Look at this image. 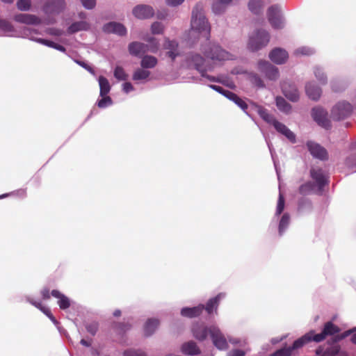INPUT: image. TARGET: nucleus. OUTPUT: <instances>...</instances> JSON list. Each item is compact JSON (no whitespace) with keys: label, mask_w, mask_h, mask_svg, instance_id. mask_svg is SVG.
<instances>
[{"label":"nucleus","mask_w":356,"mask_h":356,"mask_svg":"<svg viewBox=\"0 0 356 356\" xmlns=\"http://www.w3.org/2000/svg\"><path fill=\"white\" fill-rule=\"evenodd\" d=\"M191 26V34L197 33L205 37L207 40H209L211 26L204 15L203 5L200 2L197 3L192 10Z\"/></svg>","instance_id":"1"},{"label":"nucleus","mask_w":356,"mask_h":356,"mask_svg":"<svg viewBox=\"0 0 356 356\" xmlns=\"http://www.w3.org/2000/svg\"><path fill=\"white\" fill-rule=\"evenodd\" d=\"M200 50L205 57L212 60H227L232 59V54L215 42H208L201 46Z\"/></svg>","instance_id":"2"},{"label":"nucleus","mask_w":356,"mask_h":356,"mask_svg":"<svg viewBox=\"0 0 356 356\" xmlns=\"http://www.w3.org/2000/svg\"><path fill=\"white\" fill-rule=\"evenodd\" d=\"M341 329L339 326L334 324L332 321L326 322L323 327L321 332L316 334L314 330H312L304 334L307 343L314 341L319 343L324 341L329 336H334L339 333Z\"/></svg>","instance_id":"3"},{"label":"nucleus","mask_w":356,"mask_h":356,"mask_svg":"<svg viewBox=\"0 0 356 356\" xmlns=\"http://www.w3.org/2000/svg\"><path fill=\"white\" fill-rule=\"evenodd\" d=\"M269 40V33L265 30L259 29L250 37L248 47L250 51H256L266 47Z\"/></svg>","instance_id":"4"},{"label":"nucleus","mask_w":356,"mask_h":356,"mask_svg":"<svg viewBox=\"0 0 356 356\" xmlns=\"http://www.w3.org/2000/svg\"><path fill=\"white\" fill-rule=\"evenodd\" d=\"M309 173L311 178L315 181L316 193L321 195L325 186L329 183L327 176L325 174L323 170L318 167H312L310 169Z\"/></svg>","instance_id":"5"},{"label":"nucleus","mask_w":356,"mask_h":356,"mask_svg":"<svg viewBox=\"0 0 356 356\" xmlns=\"http://www.w3.org/2000/svg\"><path fill=\"white\" fill-rule=\"evenodd\" d=\"M307 344V341L302 335L293 343L291 346L284 347L276 350L271 356H291L293 351L302 348L305 345Z\"/></svg>","instance_id":"6"},{"label":"nucleus","mask_w":356,"mask_h":356,"mask_svg":"<svg viewBox=\"0 0 356 356\" xmlns=\"http://www.w3.org/2000/svg\"><path fill=\"white\" fill-rule=\"evenodd\" d=\"M187 65L189 67H193L197 70L202 76H205V68L204 67L205 59L199 54H189L186 59Z\"/></svg>","instance_id":"7"},{"label":"nucleus","mask_w":356,"mask_h":356,"mask_svg":"<svg viewBox=\"0 0 356 356\" xmlns=\"http://www.w3.org/2000/svg\"><path fill=\"white\" fill-rule=\"evenodd\" d=\"M352 112L350 104L342 102L336 104L332 110V116L336 120H340L348 117Z\"/></svg>","instance_id":"8"},{"label":"nucleus","mask_w":356,"mask_h":356,"mask_svg":"<svg viewBox=\"0 0 356 356\" xmlns=\"http://www.w3.org/2000/svg\"><path fill=\"white\" fill-rule=\"evenodd\" d=\"M267 17L273 28L280 29L283 27L280 16V8L278 5H273L268 8Z\"/></svg>","instance_id":"9"},{"label":"nucleus","mask_w":356,"mask_h":356,"mask_svg":"<svg viewBox=\"0 0 356 356\" xmlns=\"http://www.w3.org/2000/svg\"><path fill=\"white\" fill-rule=\"evenodd\" d=\"M307 147L313 157L321 161H327L328 159L327 151L320 144L313 141H308Z\"/></svg>","instance_id":"10"},{"label":"nucleus","mask_w":356,"mask_h":356,"mask_svg":"<svg viewBox=\"0 0 356 356\" xmlns=\"http://www.w3.org/2000/svg\"><path fill=\"white\" fill-rule=\"evenodd\" d=\"M210 337L213 345L219 350H226L228 348V343L222 333L220 330L215 327H210Z\"/></svg>","instance_id":"11"},{"label":"nucleus","mask_w":356,"mask_h":356,"mask_svg":"<svg viewBox=\"0 0 356 356\" xmlns=\"http://www.w3.org/2000/svg\"><path fill=\"white\" fill-rule=\"evenodd\" d=\"M327 348L323 346H319L315 350L316 356H336L339 354L341 346L335 343H332V341H327Z\"/></svg>","instance_id":"12"},{"label":"nucleus","mask_w":356,"mask_h":356,"mask_svg":"<svg viewBox=\"0 0 356 356\" xmlns=\"http://www.w3.org/2000/svg\"><path fill=\"white\" fill-rule=\"evenodd\" d=\"M258 68L270 80H276L279 77L278 69L267 61H259Z\"/></svg>","instance_id":"13"},{"label":"nucleus","mask_w":356,"mask_h":356,"mask_svg":"<svg viewBox=\"0 0 356 356\" xmlns=\"http://www.w3.org/2000/svg\"><path fill=\"white\" fill-rule=\"evenodd\" d=\"M133 15L138 19H149L154 16V10L153 8L148 5H138L133 9Z\"/></svg>","instance_id":"14"},{"label":"nucleus","mask_w":356,"mask_h":356,"mask_svg":"<svg viewBox=\"0 0 356 356\" xmlns=\"http://www.w3.org/2000/svg\"><path fill=\"white\" fill-rule=\"evenodd\" d=\"M13 19L16 22L26 25H39L42 23L41 19L38 16L26 13L17 14L14 16Z\"/></svg>","instance_id":"15"},{"label":"nucleus","mask_w":356,"mask_h":356,"mask_svg":"<svg viewBox=\"0 0 356 356\" xmlns=\"http://www.w3.org/2000/svg\"><path fill=\"white\" fill-rule=\"evenodd\" d=\"M282 90L284 96L290 101L297 102L299 99V92L294 84L284 81L282 84Z\"/></svg>","instance_id":"16"},{"label":"nucleus","mask_w":356,"mask_h":356,"mask_svg":"<svg viewBox=\"0 0 356 356\" xmlns=\"http://www.w3.org/2000/svg\"><path fill=\"white\" fill-rule=\"evenodd\" d=\"M312 115L314 120L321 127L325 128H328L330 124V121L327 118V112L320 107H315L312 109Z\"/></svg>","instance_id":"17"},{"label":"nucleus","mask_w":356,"mask_h":356,"mask_svg":"<svg viewBox=\"0 0 356 356\" xmlns=\"http://www.w3.org/2000/svg\"><path fill=\"white\" fill-rule=\"evenodd\" d=\"M193 336L198 341L205 340L207 336L210 335V327H207L204 324H194L191 329Z\"/></svg>","instance_id":"18"},{"label":"nucleus","mask_w":356,"mask_h":356,"mask_svg":"<svg viewBox=\"0 0 356 356\" xmlns=\"http://www.w3.org/2000/svg\"><path fill=\"white\" fill-rule=\"evenodd\" d=\"M225 294L223 293H218L216 296L210 298L206 303L204 309L207 314L211 315L213 313L217 314L218 307L220 300L225 298Z\"/></svg>","instance_id":"19"},{"label":"nucleus","mask_w":356,"mask_h":356,"mask_svg":"<svg viewBox=\"0 0 356 356\" xmlns=\"http://www.w3.org/2000/svg\"><path fill=\"white\" fill-rule=\"evenodd\" d=\"M289 57L288 53L283 49L275 48L269 54L270 59L276 64L284 63Z\"/></svg>","instance_id":"20"},{"label":"nucleus","mask_w":356,"mask_h":356,"mask_svg":"<svg viewBox=\"0 0 356 356\" xmlns=\"http://www.w3.org/2000/svg\"><path fill=\"white\" fill-rule=\"evenodd\" d=\"M103 31L108 33H116L120 35H124L127 33L126 28L120 23L112 22L106 24L103 26Z\"/></svg>","instance_id":"21"},{"label":"nucleus","mask_w":356,"mask_h":356,"mask_svg":"<svg viewBox=\"0 0 356 356\" xmlns=\"http://www.w3.org/2000/svg\"><path fill=\"white\" fill-rule=\"evenodd\" d=\"M130 54L135 56H141L149 51V46L139 42H132L129 44Z\"/></svg>","instance_id":"22"},{"label":"nucleus","mask_w":356,"mask_h":356,"mask_svg":"<svg viewBox=\"0 0 356 356\" xmlns=\"http://www.w3.org/2000/svg\"><path fill=\"white\" fill-rule=\"evenodd\" d=\"M181 351L186 355H198L201 353L200 347L193 341L184 343L181 346Z\"/></svg>","instance_id":"23"},{"label":"nucleus","mask_w":356,"mask_h":356,"mask_svg":"<svg viewBox=\"0 0 356 356\" xmlns=\"http://www.w3.org/2000/svg\"><path fill=\"white\" fill-rule=\"evenodd\" d=\"M65 0H48L44 7L47 11L59 13L65 8Z\"/></svg>","instance_id":"24"},{"label":"nucleus","mask_w":356,"mask_h":356,"mask_svg":"<svg viewBox=\"0 0 356 356\" xmlns=\"http://www.w3.org/2000/svg\"><path fill=\"white\" fill-rule=\"evenodd\" d=\"M204 305H199L193 307H184L181 309V314L183 316L188 318H195L199 316L204 310Z\"/></svg>","instance_id":"25"},{"label":"nucleus","mask_w":356,"mask_h":356,"mask_svg":"<svg viewBox=\"0 0 356 356\" xmlns=\"http://www.w3.org/2000/svg\"><path fill=\"white\" fill-rule=\"evenodd\" d=\"M273 126L278 132L284 135L291 142H296L295 134L285 124L277 120Z\"/></svg>","instance_id":"26"},{"label":"nucleus","mask_w":356,"mask_h":356,"mask_svg":"<svg viewBox=\"0 0 356 356\" xmlns=\"http://www.w3.org/2000/svg\"><path fill=\"white\" fill-rule=\"evenodd\" d=\"M51 295L58 299V304L61 309H66L70 307V299L58 290H53Z\"/></svg>","instance_id":"27"},{"label":"nucleus","mask_w":356,"mask_h":356,"mask_svg":"<svg viewBox=\"0 0 356 356\" xmlns=\"http://www.w3.org/2000/svg\"><path fill=\"white\" fill-rule=\"evenodd\" d=\"M305 90L307 96L313 99L318 100L321 95V89L312 83H308L305 86Z\"/></svg>","instance_id":"28"},{"label":"nucleus","mask_w":356,"mask_h":356,"mask_svg":"<svg viewBox=\"0 0 356 356\" xmlns=\"http://www.w3.org/2000/svg\"><path fill=\"white\" fill-rule=\"evenodd\" d=\"M316 186L314 182L308 181L299 186L298 192L300 195L306 196L312 193H316Z\"/></svg>","instance_id":"29"},{"label":"nucleus","mask_w":356,"mask_h":356,"mask_svg":"<svg viewBox=\"0 0 356 356\" xmlns=\"http://www.w3.org/2000/svg\"><path fill=\"white\" fill-rule=\"evenodd\" d=\"M165 48L169 49L167 54L172 60L178 56V43L175 40L167 39L165 42Z\"/></svg>","instance_id":"30"},{"label":"nucleus","mask_w":356,"mask_h":356,"mask_svg":"<svg viewBox=\"0 0 356 356\" xmlns=\"http://www.w3.org/2000/svg\"><path fill=\"white\" fill-rule=\"evenodd\" d=\"M232 0H216L212 5V10L215 14L224 13Z\"/></svg>","instance_id":"31"},{"label":"nucleus","mask_w":356,"mask_h":356,"mask_svg":"<svg viewBox=\"0 0 356 356\" xmlns=\"http://www.w3.org/2000/svg\"><path fill=\"white\" fill-rule=\"evenodd\" d=\"M159 325V321L157 319H148L144 326V332L146 337L151 336L156 330Z\"/></svg>","instance_id":"32"},{"label":"nucleus","mask_w":356,"mask_h":356,"mask_svg":"<svg viewBox=\"0 0 356 356\" xmlns=\"http://www.w3.org/2000/svg\"><path fill=\"white\" fill-rule=\"evenodd\" d=\"M99 85V95L104 96L107 95L111 90V85L108 81V79L103 76H100L98 79Z\"/></svg>","instance_id":"33"},{"label":"nucleus","mask_w":356,"mask_h":356,"mask_svg":"<svg viewBox=\"0 0 356 356\" xmlns=\"http://www.w3.org/2000/svg\"><path fill=\"white\" fill-rule=\"evenodd\" d=\"M89 29V24L84 21L72 23L67 29L69 33H74L80 31H86Z\"/></svg>","instance_id":"34"},{"label":"nucleus","mask_w":356,"mask_h":356,"mask_svg":"<svg viewBox=\"0 0 356 356\" xmlns=\"http://www.w3.org/2000/svg\"><path fill=\"white\" fill-rule=\"evenodd\" d=\"M312 209V201L306 197H302L298 200V210L300 212L310 211Z\"/></svg>","instance_id":"35"},{"label":"nucleus","mask_w":356,"mask_h":356,"mask_svg":"<svg viewBox=\"0 0 356 356\" xmlns=\"http://www.w3.org/2000/svg\"><path fill=\"white\" fill-rule=\"evenodd\" d=\"M157 64V59L153 56H145L142 58L140 65L143 68H153Z\"/></svg>","instance_id":"36"},{"label":"nucleus","mask_w":356,"mask_h":356,"mask_svg":"<svg viewBox=\"0 0 356 356\" xmlns=\"http://www.w3.org/2000/svg\"><path fill=\"white\" fill-rule=\"evenodd\" d=\"M29 302L31 304H32L35 307L39 309L46 316H47L51 320V321H53L54 323H56L55 317L53 316V314L51 312V310L48 307L43 306L41 302L34 301L33 300H29Z\"/></svg>","instance_id":"37"},{"label":"nucleus","mask_w":356,"mask_h":356,"mask_svg":"<svg viewBox=\"0 0 356 356\" xmlns=\"http://www.w3.org/2000/svg\"><path fill=\"white\" fill-rule=\"evenodd\" d=\"M29 302L31 304H32L35 307L39 309L46 316H47L51 320V321H53L54 323H56L55 317L53 316V314L51 312V310L48 307L43 306L41 302L34 301L33 300H29Z\"/></svg>","instance_id":"38"},{"label":"nucleus","mask_w":356,"mask_h":356,"mask_svg":"<svg viewBox=\"0 0 356 356\" xmlns=\"http://www.w3.org/2000/svg\"><path fill=\"white\" fill-rule=\"evenodd\" d=\"M276 105L282 112L289 113L291 110V106L282 97H276Z\"/></svg>","instance_id":"39"},{"label":"nucleus","mask_w":356,"mask_h":356,"mask_svg":"<svg viewBox=\"0 0 356 356\" xmlns=\"http://www.w3.org/2000/svg\"><path fill=\"white\" fill-rule=\"evenodd\" d=\"M209 87L211 88L212 89H213L214 90L218 92L219 93L223 95L227 98H228L229 99H230L233 102L238 96L235 93H234L229 90H225L224 88H222V87H220L219 86L210 85Z\"/></svg>","instance_id":"40"},{"label":"nucleus","mask_w":356,"mask_h":356,"mask_svg":"<svg viewBox=\"0 0 356 356\" xmlns=\"http://www.w3.org/2000/svg\"><path fill=\"white\" fill-rule=\"evenodd\" d=\"M263 3L261 0H250L248 3L249 10L254 14L258 15L261 12Z\"/></svg>","instance_id":"41"},{"label":"nucleus","mask_w":356,"mask_h":356,"mask_svg":"<svg viewBox=\"0 0 356 356\" xmlns=\"http://www.w3.org/2000/svg\"><path fill=\"white\" fill-rule=\"evenodd\" d=\"M258 112L260 117L269 124L273 125L275 122L277 121V120L273 117V115L270 114L266 108H259Z\"/></svg>","instance_id":"42"},{"label":"nucleus","mask_w":356,"mask_h":356,"mask_svg":"<svg viewBox=\"0 0 356 356\" xmlns=\"http://www.w3.org/2000/svg\"><path fill=\"white\" fill-rule=\"evenodd\" d=\"M290 222V216L288 213H284L280 221L279 233L282 235L288 227Z\"/></svg>","instance_id":"43"},{"label":"nucleus","mask_w":356,"mask_h":356,"mask_svg":"<svg viewBox=\"0 0 356 356\" xmlns=\"http://www.w3.org/2000/svg\"><path fill=\"white\" fill-rule=\"evenodd\" d=\"M149 74L150 72L149 71L139 68L134 72L133 74V79L135 81L146 79L149 77Z\"/></svg>","instance_id":"44"},{"label":"nucleus","mask_w":356,"mask_h":356,"mask_svg":"<svg viewBox=\"0 0 356 356\" xmlns=\"http://www.w3.org/2000/svg\"><path fill=\"white\" fill-rule=\"evenodd\" d=\"M102 98L98 100L97 104L100 108H104L113 104L112 99L108 95L100 96Z\"/></svg>","instance_id":"45"},{"label":"nucleus","mask_w":356,"mask_h":356,"mask_svg":"<svg viewBox=\"0 0 356 356\" xmlns=\"http://www.w3.org/2000/svg\"><path fill=\"white\" fill-rule=\"evenodd\" d=\"M355 330H356V328L350 329V330L343 332V333H341L340 334H338L334 336V337L332 339V343H337V342L343 340V339L346 338L347 337H348L349 335H350L351 334L355 332Z\"/></svg>","instance_id":"46"},{"label":"nucleus","mask_w":356,"mask_h":356,"mask_svg":"<svg viewBox=\"0 0 356 356\" xmlns=\"http://www.w3.org/2000/svg\"><path fill=\"white\" fill-rule=\"evenodd\" d=\"M17 7L21 11H28L31 7V0H17Z\"/></svg>","instance_id":"47"},{"label":"nucleus","mask_w":356,"mask_h":356,"mask_svg":"<svg viewBox=\"0 0 356 356\" xmlns=\"http://www.w3.org/2000/svg\"><path fill=\"white\" fill-rule=\"evenodd\" d=\"M114 76L118 80L124 81L127 79L128 75L122 67L118 66L115 69Z\"/></svg>","instance_id":"48"},{"label":"nucleus","mask_w":356,"mask_h":356,"mask_svg":"<svg viewBox=\"0 0 356 356\" xmlns=\"http://www.w3.org/2000/svg\"><path fill=\"white\" fill-rule=\"evenodd\" d=\"M295 54L297 56L303 55V56H309L314 53L312 49L307 47H301L295 50Z\"/></svg>","instance_id":"49"},{"label":"nucleus","mask_w":356,"mask_h":356,"mask_svg":"<svg viewBox=\"0 0 356 356\" xmlns=\"http://www.w3.org/2000/svg\"><path fill=\"white\" fill-rule=\"evenodd\" d=\"M285 200L282 194L280 193L276 209V215H280L284 209Z\"/></svg>","instance_id":"50"},{"label":"nucleus","mask_w":356,"mask_h":356,"mask_svg":"<svg viewBox=\"0 0 356 356\" xmlns=\"http://www.w3.org/2000/svg\"><path fill=\"white\" fill-rule=\"evenodd\" d=\"M151 30L153 34H161L163 31V26L161 23L155 22L152 24Z\"/></svg>","instance_id":"51"},{"label":"nucleus","mask_w":356,"mask_h":356,"mask_svg":"<svg viewBox=\"0 0 356 356\" xmlns=\"http://www.w3.org/2000/svg\"><path fill=\"white\" fill-rule=\"evenodd\" d=\"M147 42H149V51L153 53L156 52L159 47V42L154 38H149Z\"/></svg>","instance_id":"52"},{"label":"nucleus","mask_w":356,"mask_h":356,"mask_svg":"<svg viewBox=\"0 0 356 356\" xmlns=\"http://www.w3.org/2000/svg\"><path fill=\"white\" fill-rule=\"evenodd\" d=\"M98 323L97 322H92L86 325V329L92 336L95 335L98 330Z\"/></svg>","instance_id":"53"},{"label":"nucleus","mask_w":356,"mask_h":356,"mask_svg":"<svg viewBox=\"0 0 356 356\" xmlns=\"http://www.w3.org/2000/svg\"><path fill=\"white\" fill-rule=\"evenodd\" d=\"M314 74L320 82H321L323 84L326 83V76L324 74L323 72L321 70V68L315 67Z\"/></svg>","instance_id":"54"},{"label":"nucleus","mask_w":356,"mask_h":356,"mask_svg":"<svg viewBox=\"0 0 356 356\" xmlns=\"http://www.w3.org/2000/svg\"><path fill=\"white\" fill-rule=\"evenodd\" d=\"M124 356H145V354L141 350H127L123 353Z\"/></svg>","instance_id":"55"},{"label":"nucleus","mask_w":356,"mask_h":356,"mask_svg":"<svg viewBox=\"0 0 356 356\" xmlns=\"http://www.w3.org/2000/svg\"><path fill=\"white\" fill-rule=\"evenodd\" d=\"M234 102L243 111H245L248 108V104L238 96H237L236 98L234 100Z\"/></svg>","instance_id":"56"},{"label":"nucleus","mask_w":356,"mask_h":356,"mask_svg":"<svg viewBox=\"0 0 356 356\" xmlns=\"http://www.w3.org/2000/svg\"><path fill=\"white\" fill-rule=\"evenodd\" d=\"M83 6L87 9H92L96 4V0H81Z\"/></svg>","instance_id":"57"},{"label":"nucleus","mask_w":356,"mask_h":356,"mask_svg":"<svg viewBox=\"0 0 356 356\" xmlns=\"http://www.w3.org/2000/svg\"><path fill=\"white\" fill-rule=\"evenodd\" d=\"M37 41L38 42H40V44H44L45 46H47V47H51V48L54 47V44L56 43V42H54L53 41H51V40H46V39H43V38H39V39H38Z\"/></svg>","instance_id":"58"},{"label":"nucleus","mask_w":356,"mask_h":356,"mask_svg":"<svg viewBox=\"0 0 356 356\" xmlns=\"http://www.w3.org/2000/svg\"><path fill=\"white\" fill-rule=\"evenodd\" d=\"M245 351L240 349H234L228 353V356H245Z\"/></svg>","instance_id":"59"},{"label":"nucleus","mask_w":356,"mask_h":356,"mask_svg":"<svg viewBox=\"0 0 356 356\" xmlns=\"http://www.w3.org/2000/svg\"><path fill=\"white\" fill-rule=\"evenodd\" d=\"M252 79L254 80V82L255 83V84L257 86H259V87H264V86L263 81L261 79V78L258 75L254 74L252 76Z\"/></svg>","instance_id":"60"},{"label":"nucleus","mask_w":356,"mask_h":356,"mask_svg":"<svg viewBox=\"0 0 356 356\" xmlns=\"http://www.w3.org/2000/svg\"><path fill=\"white\" fill-rule=\"evenodd\" d=\"M41 295H42V299H44V300L49 299L50 298L49 289L47 288H44L41 291Z\"/></svg>","instance_id":"61"},{"label":"nucleus","mask_w":356,"mask_h":356,"mask_svg":"<svg viewBox=\"0 0 356 356\" xmlns=\"http://www.w3.org/2000/svg\"><path fill=\"white\" fill-rule=\"evenodd\" d=\"M123 90L125 92H129L134 90V87L129 82H126L123 84Z\"/></svg>","instance_id":"62"},{"label":"nucleus","mask_w":356,"mask_h":356,"mask_svg":"<svg viewBox=\"0 0 356 356\" xmlns=\"http://www.w3.org/2000/svg\"><path fill=\"white\" fill-rule=\"evenodd\" d=\"M184 1V0H166L167 3L172 6H178L183 3Z\"/></svg>","instance_id":"63"},{"label":"nucleus","mask_w":356,"mask_h":356,"mask_svg":"<svg viewBox=\"0 0 356 356\" xmlns=\"http://www.w3.org/2000/svg\"><path fill=\"white\" fill-rule=\"evenodd\" d=\"M77 63L79 64L83 67H84L85 69H86L88 72H90L91 73L93 72L92 68L90 66L88 65L86 63H84L83 61H77Z\"/></svg>","instance_id":"64"}]
</instances>
